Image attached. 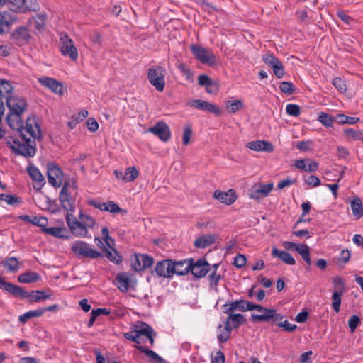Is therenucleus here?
I'll return each mask as SVG.
<instances>
[{"mask_svg":"<svg viewBox=\"0 0 363 363\" xmlns=\"http://www.w3.org/2000/svg\"><path fill=\"white\" fill-rule=\"evenodd\" d=\"M9 127L18 131L19 135L28 133L33 138H42V133L35 116H30L26 119V125L21 120V114L16 113H9L6 118Z\"/></svg>","mask_w":363,"mask_h":363,"instance_id":"f257e3e1","label":"nucleus"},{"mask_svg":"<svg viewBox=\"0 0 363 363\" xmlns=\"http://www.w3.org/2000/svg\"><path fill=\"white\" fill-rule=\"evenodd\" d=\"M28 133L20 135L21 141L13 138L7 140V146L16 154L22 155L26 158L33 157L36 153L35 140H40L41 138H33L27 137Z\"/></svg>","mask_w":363,"mask_h":363,"instance_id":"f03ea898","label":"nucleus"},{"mask_svg":"<svg viewBox=\"0 0 363 363\" xmlns=\"http://www.w3.org/2000/svg\"><path fill=\"white\" fill-rule=\"evenodd\" d=\"M80 221L77 220L75 216L69 213L66 215V221L70 231L77 237L84 238L87 235V228H93L96 221L89 215L83 214L81 211L79 214Z\"/></svg>","mask_w":363,"mask_h":363,"instance_id":"7ed1b4c3","label":"nucleus"},{"mask_svg":"<svg viewBox=\"0 0 363 363\" xmlns=\"http://www.w3.org/2000/svg\"><path fill=\"white\" fill-rule=\"evenodd\" d=\"M249 311L257 310L259 312H264V314H252L250 320L252 322H266L275 323L283 319V315L278 313L277 310L263 307L259 304H255L250 301Z\"/></svg>","mask_w":363,"mask_h":363,"instance_id":"20e7f679","label":"nucleus"},{"mask_svg":"<svg viewBox=\"0 0 363 363\" xmlns=\"http://www.w3.org/2000/svg\"><path fill=\"white\" fill-rule=\"evenodd\" d=\"M165 69L159 65L152 66L147 70V79L150 83L160 92L165 86Z\"/></svg>","mask_w":363,"mask_h":363,"instance_id":"39448f33","label":"nucleus"},{"mask_svg":"<svg viewBox=\"0 0 363 363\" xmlns=\"http://www.w3.org/2000/svg\"><path fill=\"white\" fill-rule=\"evenodd\" d=\"M71 250L78 257L96 259L102 257L101 252L91 248L88 243L81 240L72 243Z\"/></svg>","mask_w":363,"mask_h":363,"instance_id":"423d86ee","label":"nucleus"},{"mask_svg":"<svg viewBox=\"0 0 363 363\" xmlns=\"http://www.w3.org/2000/svg\"><path fill=\"white\" fill-rule=\"evenodd\" d=\"M190 50L194 57L203 64L212 65L216 62V55L211 49L192 44L190 45Z\"/></svg>","mask_w":363,"mask_h":363,"instance_id":"0eeeda50","label":"nucleus"},{"mask_svg":"<svg viewBox=\"0 0 363 363\" xmlns=\"http://www.w3.org/2000/svg\"><path fill=\"white\" fill-rule=\"evenodd\" d=\"M60 52L65 56H69L72 60H77L78 58L77 49L74 45L73 40L67 35L60 37Z\"/></svg>","mask_w":363,"mask_h":363,"instance_id":"6e6552de","label":"nucleus"},{"mask_svg":"<svg viewBox=\"0 0 363 363\" xmlns=\"http://www.w3.org/2000/svg\"><path fill=\"white\" fill-rule=\"evenodd\" d=\"M6 104L9 109V113L22 114L27 108L26 99L17 96H6Z\"/></svg>","mask_w":363,"mask_h":363,"instance_id":"1a4fd4ad","label":"nucleus"},{"mask_svg":"<svg viewBox=\"0 0 363 363\" xmlns=\"http://www.w3.org/2000/svg\"><path fill=\"white\" fill-rule=\"evenodd\" d=\"M147 132L158 137L162 142H167L171 137V130L169 125L162 121L149 128Z\"/></svg>","mask_w":363,"mask_h":363,"instance_id":"9d476101","label":"nucleus"},{"mask_svg":"<svg viewBox=\"0 0 363 363\" xmlns=\"http://www.w3.org/2000/svg\"><path fill=\"white\" fill-rule=\"evenodd\" d=\"M273 188L274 184L272 182L255 184L250 190V196L253 199L259 201L262 198L267 196Z\"/></svg>","mask_w":363,"mask_h":363,"instance_id":"9b49d317","label":"nucleus"},{"mask_svg":"<svg viewBox=\"0 0 363 363\" xmlns=\"http://www.w3.org/2000/svg\"><path fill=\"white\" fill-rule=\"evenodd\" d=\"M131 266L135 271L139 272L150 268L154 262L152 257L147 255H135L131 258Z\"/></svg>","mask_w":363,"mask_h":363,"instance_id":"f8f14e48","label":"nucleus"},{"mask_svg":"<svg viewBox=\"0 0 363 363\" xmlns=\"http://www.w3.org/2000/svg\"><path fill=\"white\" fill-rule=\"evenodd\" d=\"M48 180L54 187H60L62 183L63 174L60 168L52 163L48 164Z\"/></svg>","mask_w":363,"mask_h":363,"instance_id":"ddd939ff","label":"nucleus"},{"mask_svg":"<svg viewBox=\"0 0 363 363\" xmlns=\"http://www.w3.org/2000/svg\"><path fill=\"white\" fill-rule=\"evenodd\" d=\"M69 183L65 182L60 192L59 200L62 208L67 211V215L73 214L75 210L74 201H73L68 193Z\"/></svg>","mask_w":363,"mask_h":363,"instance_id":"4468645a","label":"nucleus"},{"mask_svg":"<svg viewBox=\"0 0 363 363\" xmlns=\"http://www.w3.org/2000/svg\"><path fill=\"white\" fill-rule=\"evenodd\" d=\"M173 259H167L157 262L155 271L158 277L172 278L173 277Z\"/></svg>","mask_w":363,"mask_h":363,"instance_id":"2eb2a0df","label":"nucleus"},{"mask_svg":"<svg viewBox=\"0 0 363 363\" xmlns=\"http://www.w3.org/2000/svg\"><path fill=\"white\" fill-rule=\"evenodd\" d=\"M187 104L199 110L206 111L214 113L216 116H220L221 114V111L218 107L206 101L201 99H193L189 101Z\"/></svg>","mask_w":363,"mask_h":363,"instance_id":"dca6fc26","label":"nucleus"},{"mask_svg":"<svg viewBox=\"0 0 363 363\" xmlns=\"http://www.w3.org/2000/svg\"><path fill=\"white\" fill-rule=\"evenodd\" d=\"M38 82L52 92L58 94H63V84L54 78L41 77L38 79Z\"/></svg>","mask_w":363,"mask_h":363,"instance_id":"f3484780","label":"nucleus"},{"mask_svg":"<svg viewBox=\"0 0 363 363\" xmlns=\"http://www.w3.org/2000/svg\"><path fill=\"white\" fill-rule=\"evenodd\" d=\"M30 38L28 30L25 26L17 28L11 35L12 41L18 46L27 44Z\"/></svg>","mask_w":363,"mask_h":363,"instance_id":"a211bd4d","label":"nucleus"},{"mask_svg":"<svg viewBox=\"0 0 363 363\" xmlns=\"http://www.w3.org/2000/svg\"><path fill=\"white\" fill-rule=\"evenodd\" d=\"M89 204L104 211H108L113 213H125L126 211L119 207V206L113 201L108 203L100 202L96 200L89 201Z\"/></svg>","mask_w":363,"mask_h":363,"instance_id":"6ab92c4d","label":"nucleus"},{"mask_svg":"<svg viewBox=\"0 0 363 363\" xmlns=\"http://www.w3.org/2000/svg\"><path fill=\"white\" fill-rule=\"evenodd\" d=\"M190 268V272L194 277L201 278L206 276L209 271V264L203 259H199L194 263L193 259H191Z\"/></svg>","mask_w":363,"mask_h":363,"instance_id":"aec40b11","label":"nucleus"},{"mask_svg":"<svg viewBox=\"0 0 363 363\" xmlns=\"http://www.w3.org/2000/svg\"><path fill=\"white\" fill-rule=\"evenodd\" d=\"M246 147L250 149L253 151L257 152H266L268 153H271L274 152V147L273 144L267 140H254L250 141L246 144Z\"/></svg>","mask_w":363,"mask_h":363,"instance_id":"412c9836","label":"nucleus"},{"mask_svg":"<svg viewBox=\"0 0 363 363\" xmlns=\"http://www.w3.org/2000/svg\"><path fill=\"white\" fill-rule=\"evenodd\" d=\"M21 290L22 293H20L19 295H14L15 296L23 298H29L30 301L31 302H38L42 300L50 298L51 294H48L45 291H32L30 293H28L23 290L22 287H21Z\"/></svg>","mask_w":363,"mask_h":363,"instance_id":"4be33fe9","label":"nucleus"},{"mask_svg":"<svg viewBox=\"0 0 363 363\" xmlns=\"http://www.w3.org/2000/svg\"><path fill=\"white\" fill-rule=\"evenodd\" d=\"M249 301L246 300H236L234 301L227 302L223 305V313H231L236 310L245 312L249 311Z\"/></svg>","mask_w":363,"mask_h":363,"instance_id":"5701e85b","label":"nucleus"},{"mask_svg":"<svg viewBox=\"0 0 363 363\" xmlns=\"http://www.w3.org/2000/svg\"><path fill=\"white\" fill-rule=\"evenodd\" d=\"M213 196L220 202L228 206L233 204L237 199L235 191L233 189H229L228 191L216 190Z\"/></svg>","mask_w":363,"mask_h":363,"instance_id":"b1692460","label":"nucleus"},{"mask_svg":"<svg viewBox=\"0 0 363 363\" xmlns=\"http://www.w3.org/2000/svg\"><path fill=\"white\" fill-rule=\"evenodd\" d=\"M26 169L31 179L35 182L33 185L34 189L40 190L45 184L44 177L40 170L33 165H29Z\"/></svg>","mask_w":363,"mask_h":363,"instance_id":"393cba45","label":"nucleus"},{"mask_svg":"<svg viewBox=\"0 0 363 363\" xmlns=\"http://www.w3.org/2000/svg\"><path fill=\"white\" fill-rule=\"evenodd\" d=\"M173 276L174 274L179 276L185 275L190 272L191 259L179 261L173 260Z\"/></svg>","mask_w":363,"mask_h":363,"instance_id":"a878e982","label":"nucleus"},{"mask_svg":"<svg viewBox=\"0 0 363 363\" xmlns=\"http://www.w3.org/2000/svg\"><path fill=\"white\" fill-rule=\"evenodd\" d=\"M17 21V16L6 11L0 13V34L9 29Z\"/></svg>","mask_w":363,"mask_h":363,"instance_id":"bb28decb","label":"nucleus"},{"mask_svg":"<svg viewBox=\"0 0 363 363\" xmlns=\"http://www.w3.org/2000/svg\"><path fill=\"white\" fill-rule=\"evenodd\" d=\"M116 284L118 289L122 292H126L131 283V279L128 274L121 272L117 274L116 277Z\"/></svg>","mask_w":363,"mask_h":363,"instance_id":"cd10ccee","label":"nucleus"},{"mask_svg":"<svg viewBox=\"0 0 363 363\" xmlns=\"http://www.w3.org/2000/svg\"><path fill=\"white\" fill-rule=\"evenodd\" d=\"M225 313L228 314V316L225 322V324L228 323L232 330L233 328H238L246 321L244 315L241 313L235 314L234 312H228Z\"/></svg>","mask_w":363,"mask_h":363,"instance_id":"c85d7f7f","label":"nucleus"},{"mask_svg":"<svg viewBox=\"0 0 363 363\" xmlns=\"http://www.w3.org/2000/svg\"><path fill=\"white\" fill-rule=\"evenodd\" d=\"M134 347L145 353L151 363H166V361L153 350L140 345H135Z\"/></svg>","mask_w":363,"mask_h":363,"instance_id":"c756f323","label":"nucleus"},{"mask_svg":"<svg viewBox=\"0 0 363 363\" xmlns=\"http://www.w3.org/2000/svg\"><path fill=\"white\" fill-rule=\"evenodd\" d=\"M272 255L274 257H279L280 259H281L284 263L287 264L294 265L296 263L295 259L288 252L281 251L276 247H274L272 250Z\"/></svg>","mask_w":363,"mask_h":363,"instance_id":"7c9ffc66","label":"nucleus"},{"mask_svg":"<svg viewBox=\"0 0 363 363\" xmlns=\"http://www.w3.org/2000/svg\"><path fill=\"white\" fill-rule=\"evenodd\" d=\"M40 276L35 272L27 271L18 277V281L21 283L29 284L39 281Z\"/></svg>","mask_w":363,"mask_h":363,"instance_id":"2f4dec72","label":"nucleus"},{"mask_svg":"<svg viewBox=\"0 0 363 363\" xmlns=\"http://www.w3.org/2000/svg\"><path fill=\"white\" fill-rule=\"evenodd\" d=\"M216 239V235H215L210 234L203 235L196 239V240L194 241V245L198 248H205L208 245H211L213 243H214Z\"/></svg>","mask_w":363,"mask_h":363,"instance_id":"473e14b6","label":"nucleus"},{"mask_svg":"<svg viewBox=\"0 0 363 363\" xmlns=\"http://www.w3.org/2000/svg\"><path fill=\"white\" fill-rule=\"evenodd\" d=\"M46 15L44 13H39L35 16L32 17L29 19L28 23L30 25L33 24L35 28L38 31L44 30L46 20Z\"/></svg>","mask_w":363,"mask_h":363,"instance_id":"72a5a7b5","label":"nucleus"},{"mask_svg":"<svg viewBox=\"0 0 363 363\" xmlns=\"http://www.w3.org/2000/svg\"><path fill=\"white\" fill-rule=\"evenodd\" d=\"M43 232L58 238H67V230L65 227H53L43 229Z\"/></svg>","mask_w":363,"mask_h":363,"instance_id":"f704fd0d","label":"nucleus"},{"mask_svg":"<svg viewBox=\"0 0 363 363\" xmlns=\"http://www.w3.org/2000/svg\"><path fill=\"white\" fill-rule=\"evenodd\" d=\"M0 289H4L5 291L9 292L12 295H19L20 293H22L21 290V286H18L9 282H6L1 277Z\"/></svg>","mask_w":363,"mask_h":363,"instance_id":"c9c22d12","label":"nucleus"},{"mask_svg":"<svg viewBox=\"0 0 363 363\" xmlns=\"http://www.w3.org/2000/svg\"><path fill=\"white\" fill-rule=\"evenodd\" d=\"M88 114L89 113L86 110H82L77 114L73 115L71 120L67 123V125L70 129L74 128L80 121H82L88 116Z\"/></svg>","mask_w":363,"mask_h":363,"instance_id":"e433bc0d","label":"nucleus"},{"mask_svg":"<svg viewBox=\"0 0 363 363\" xmlns=\"http://www.w3.org/2000/svg\"><path fill=\"white\" fill-rule=\"evenodd\" d=\"M351 209L353 215L357 216V218H360L362 217L363 215V206L361 199L355 197L351 201Z\"/></svg>","mask_w":363,"mask_h":363,"instance_id":"4c0bfd02","label":"nucleus"},{"mask_svg":"<svg viewBox=\"0 0 363 363\" xmlns=\"http://www.w3.org/2000/svg\"><path fill=\"white\" fill-rule=\"evenodd\" d=\"M104 252L105 253V256L112 262L116 264H119L122 262V257L118 254V251L114 249H107L105 246H104Z\"/></svg>","mask_w":363,"mask_h":363,"instance_id":"58836bf2","label":"nucleus"},{"mask_svg":"<svg viewBox=\"0 0 363 363\" xmlns=\"http://www.w3.org/2000/svg\"><path fill=\"white\" fill-rule=\"evenodd\" d=\"M296 252L301 256L303 259L306 264L310 266L311 264V259L310 257L309 247L305 244H301L296 249Z\"/></svg>","mask_w":363,"mask_h":363,"instance_id":"ea45409f","label":"nucleus"},{"mask_svg":"<svg viewBox=\"0 0 363 363\" xmlns=\"http://www.w3.org/2000/svg\"><path fill=\"white\" fill-rule=\"evenodd\" d=\"M3 266L9 272H17L19 269L18 259L14 257H9L2 262Z\"/></svg>","mask_w":363,"mask_h":363,"instance_id":"a19ab883","label":"nucleus"},{"mask_svg":"<svg viewBox=\"0 0 363 363\" xmlns=\"http://www.w3.org/2000/svg\"><path fill=\"white\" fill-rule=\"evenodd\" d=\"M318 121L324 126L329 128L333 125L335 121H337V119L336 117L333 118L325 112H320L318 115Z\"/></svg>","mask_w":363,"mask_h":363,"instance_id":"79ce46f5","label":"nucleus"},{"mask_svg":"<svg viewBox=\"0 0 363 363\" xmlns=\"http://www.w3.org/2000/svg\"><path fill=\"white\" fill-rule=\"evenodd\" d=\"M139 172L134 167H130L127 168L124 173V178H123V182L128 183L132 182L136 179L138 177Z\"/></svg>","mask_w":363,"mask_h":363,"instance_id":"37998d69","label":"nucleus"},{"mask_svg":"<svg viewBox=\"0 0 363 363\" xmlns=\"http://www.w3.org/2000/svg\"><path fill=\"white\" fill-rule=\"evenodd\" d=\"M135 330L138 335L145 337L154 334L152 328L149 325L143 322H140L139 325H135Z\"/></svg>","mask_w":363,"mask_h":363,"instance_id":"c03bdc74","label":"nucleus"},{"mask_svg":"<svg viewBox=\"0 0 363 363\" xmlns=\"http://www.w3.org/2000/svg\"><path fill=\"white\" fill-rule=\"evenodd\" d=\"M243 102L241 100L228 101L226 102V109L228 113H234L243 108Z\"/></svg>","mask_w":363,"mask_h":363,"instance_id":"a18cd8bd","label":"nucleus"},{"mask_svg":"<svg viewBox=\"0 0 363 363\" xmlns=\"http://www.w3.org/2000/svg\"><path fill=\"white\" fill-rule=\"evenodd\" d=\"M333 284L334 291L333 292H337L340 294H344L345 291V284L343 279L339 277L336 276L333 278Z\"/></svg>","mask_w":363,"mask_h":363,"instance_id":"49530a36","label":"nucleus"},{"mask_svg":"<svg viewBox=\"0 0 363 363\" xmlns=\"http://www.w3.org/2000/svg\"><path fill=\"white\" fill-rule=\"evenodd\" d=\"M22 7V13L26 11H37L39 9V5L36 0H24Z\"/></svg>","mask_w":363,"mask_h":363,"instance_id":"de8ad7c7","label":"nucleus"},{"mask_svg":"<svg viewBox=\"0 0 363 363\" xmlns=\"http://www.w3.org/2000/svg\"><path fill=\"white\" fill-rule=\"evenodd\" d=\"M232 329L228 323L225 324L223 330L218 335V340L220 343L226 342L230 337Z\"/></svg>","mask_w":363,"mask_h":363,"instance_id":"09e8293b","label":"nucleus"},{"mask_svg":"<svg viewBox=\"0 0 363 363\" xmlns=\"http://www.w3.org/2000/svg\"><path fill=\"white\" fill-rule=\"evenodd\" d=\"M42 315V311H40V308L35 310V311H30L24 314L19 316L18 320L20 322L24 323H26L28 319H30L34 317H40Z\"/></svg>","mask_w":363,"mask_h":363,"instance_id":"8fccbe9b","label":"nucleus"},{"mask_svg":"<svg viewBox=\"0 0 363 363\" xmlns=\"http://www.w3.org/2000/svg\"><path fill=\"white\" fill-rule=\"evenodd\" d=\"M344 133L346 136L354 140L363 141V131L356 130L353 128H347L344 130Z\"/></svg>","mask_w":363,"mask_h":363,"instance_id":"3c124183","label":"nucleus"},{"mask_svg":"<svg viewBox=\"0 0 363 363\" xmlns=\"http://www.w3.org/2000/svg\"><path fill=\"white\" fill-rule=\"evenodd\" d=\"M336 119L338 121V123L341 124H355L359 120V118L347 116L344 114H337L336 116Z\"/></svg>","mask_w":363,"mask_h":363,"instance_id":"603ef678","label":"nucleus"},{"mask_svg":"<svg viewBox=\"0 0 363 363\" xmlns=\"http://www.w3.org/2000/svg\"><path fill=\"white\" fill-rule=\"evenodd\" d=\"M13 90L12 85L6 80L0 81V96H4V94L10 96V93Z\"/></svg>","mask_w":363,"mask_h":363,"instance_id":"864d4df0","label":"nucleus"},{"mask_svg":"<svg viewBox=\"0 0 363 363\" xmlns=\"http://www.w3.org/2000/svg\"><path fill=\"white\" fill-rule=\"evenodd\" d=\"M23 1L24 0H9L8 1V7L13 12H21Z\"/></svg>","mask_w":363,"mask_h":363,"instance_id":"5fc2aeb1","label":"nucleus"},{"mask_svg":"<svg viewBox=\"0 0 363 363\" xmlns=\"http://www.w3.org/2000/svg\"><path fill=\"white\" fill-rule=\"evenodd\" d=\"M343 294H340V293H337V292H333V295H332V299H333V303H332V307L333 308V310L336 312V313H339L340 312V306H341V296Z\"/></svg>","mask_w":363,"mask_h":363,"instance_id":"6e6d98bb","label":"nucleus"},{"mask_svg":"<svg viewBox=\"0 0 363 363\" xmlns=\"http://www.w3.org/2000/svg\"><path fill=\"white\" fill-rule=\"evenodd\" d=\"M271 68H272L274 73L277 78L280 79L284 77V69L281 62L279 60L278 61H276V62L274 65H272Z\"/></svg>","mask_w":363,"mask_h":363,"instance_id":"4d7b16f0","label":"nucleus"},{"mask_svg":"<svg viewBox=\"0 0 363 363\" xmlns=\"http://www.w3.org/2000/svg\"><path fill=\"white\" fill-rule=\"evenodd\" d=\"M49 197L45 195H40L37 196L35 199V204L40 208L42 210H45L49 208L48 203L49 202Z\"/></svg>","mask_w":363,"mask_h":363,"instance_id":"13d9d810","label":"nucleus"},{"mask_svg":"<svg viewBox=\"0 0 363 363\" xmlns=\"http://www.w3.org/2000/svg\"><path fill=\"white\" fill-rule=\"evenodd\" d=\"M48 223V219L45 217L32 216V220H30V223L41 227L42 231L43 229L46 228Z\"/></svg>","mask_w":363,"mask_h":363,"instance_id":"bf43d9fd","label":"nucleus"},{"mask_svg":"<svg viewBox=\"0 0 363 363\" xmlns=\"http://www.w3.org/2000/svg\"><path fill=\"white\" fill-rule=\"evenodd\" d=\"M286 111L289 116L297 117L300 115V106L296 104H290L286 106Z\"/></svg>","mask_w":363,"mask_h":363,"instance_id":"052dcab7","label":"nucleus"},{"mask_svg":"<svg viewBox=\"0 0 363 363\" xmlns=\"http://www.w3.org/2000/svg\"><path fill=\"white\" fill-rule=\"evenodd\" d=\"M279 88L282 92L287 94H291L294 91V84L290 82H282L279 85Z\"/></svg>","mask_w":363,"mask_h":363,"instance_id":"680f3d73","label":"nucleus"},{"mask_svg":"<svg viewBox=\"0 0 363 363\" xmlns=\"http://www.w3.org/2000/svg\"><path fill=\"white\" fill-rule=\"evenodd\" d=\"M333 86L341 93H344L347 90L345 82L340 77H335L333 79Z\"/></svg>","mask_w":363,"mask_h":363,"instance_id":"e2e57ef3","label":"nucleus"},{"mask_svg":"<svg viewBox=\"0 0 363 363\" xmlns=\"http://www.w3.org/2000/svg\"><path fill=\"white\" fill-rule=\"evenodd\" d=\"M275 323L277 324V326L284 328V330L287 332H293L297 328L296 325L295 324H291L288 322V320L282 321H277Z\"/></svg>","mask_w":363,"mask_h":363,"instance_id":"0e129e2a","label":"nucleus"},{"mask_svg":"<svg viewBox=\"0 0 363 363\" xmlns=\"http://www.w3.org/2000/svg\"><path fill=\"white\" fill-rule=\"evenodd\" d=\"M209 279L211 286L216 289L217 288L218 281L221 279V276L220 274H217L216 270H214L210 274Z\"/></svg>","mask_w":363,"mask_h":363,"instance_id":"69168bd1","label":"nucleus"},{"mask_svg":"<svg viewBox=\"0 0 363 363\" xmlns=\"http://www.w3.org/2000/svg\"><path fill=\"white\" fill-rule=\"evenodd\" d=\"M359 323L360 319L357 315H354L350 317V318L348 320V326L351 332H354Z\"/></svg>","mask_w":363,"mask_h":363,"instance_id":"338daca9","label":"nucleus"},{"mask_svg":"<svg viewBox=\"0 0 363 363\" xmlns=\"http://www.w3.org/2000/svg\"><path fill=\"white\" fill-rule=\"evenodd\" d=\"M247 262L246 257L242 254H238L234 258L233 264L235 267L241 268L245 265Z\"/></svg>","mask_w":363,"mask_h":363,"instance_id":"774afa93","label":"nucleus"}]
</instances>
